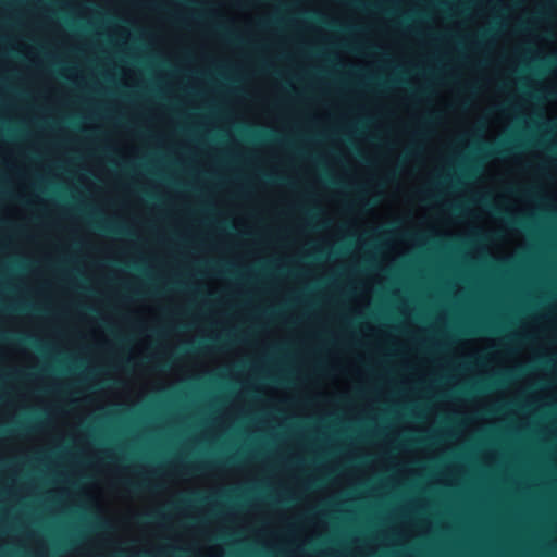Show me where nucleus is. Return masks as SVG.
I'll return each instance as SVG.
<instances>
[{
	"label": "nucleus",
	"mask_w": 557,
	"mask_h": 557,
	"mask_svg": "<svg viewBox=\"0 0 557 557\" xmlns=\"http://www.w3.org/2000/svg\"><path fill=\"white\" fill-rule=\"evenodd\" d=\"M122 484L131 492L138 493L147 490H152L154 486L150 485L146 480L141 481H123Z\"/></svg>",
	"instance_id": "obj_1"
},
{
	"label": "nucleus",
	"mask_w": 557,
	"mask_h": 557,
	"mask_svg": "<svg viewBox=\"0 0 557 557\" xmlns=\"http://www.w3.org/2000/svg\"><path fill=\"white\" fill-rule=\"evenodd\" d=\"M511 152V148L507 145H498L497 147L488 146L486 147V156L496 157V156H507Z\"/></svg>",
	"instance_id": "obj_2"
},
{
	"label": "nucleus",
	"mask_w": 557,
	"mask_h": 557,
	"mask_svg": "<svg viewBox=\"0 0 557 557\" xmlns=\"http://www.w3.org/2000/svg\"><path fill=\"white\" fill-rule=\"evenodd\" d=\"M99 228L106 231V232H110V233H114V234H123L125 233V230L120 227V226H112V225H98Z\"/></svg>",
	"instance_id": "obj_3"
},
{
	"label": "nucleus",
	"mask_w": 557,
	"mask_h": 557,
	"mask_svg": "<svg viewBox=\"0 0 557 557\" xmlns=\"http://www.w3.org/2000/svg\"><path fill=\"white\" fill-rule=\"evenodd\" d=\"M17 339H18V342L28 343L39 349L38 342L34 336L18 335Z\"/></svg>",
	"instance_id": "obj_4"
},
{
	"label": "nucleus",
	"mask_w": 557,
	"mask_h": 557,
	"mask_svg": "<svg viewBox=\"0 0 557 557\" xmlns=\"http://www.w3.org/2000/svg\"><path fill=\"white\" fill-rule=\"evenodd\" d=\"M201 348H207V346L203 344V345H199V346H195L194 344H187L185 345L184 347H182V351L184 352H188V351H196L198 349H201Z\"/></svg>",
	"instance_id": "obj_5"
},
{
	"label": "nucleus",
	"mask_w": 557,
	"mask_h": 557,
	"mask_svg": "<svg viewBox=\"0 0 557 557\" xmlns=\"http://www.w3.org/2000/svg\"><path fill=\"white\" fill-rule=\"evenodd\" d=\"M163 518H164V515L162 512H159V511L146 515L144 517L145 520H154V521L162 520Z\"/></svg>",
	"instance_id": "obj_6"
},
{
	"label": "nucleus",
	"mask_w": 557,
	"mask_h": 557,
	"mask_svg": "<svg viewBox=\"0 0 557 557\" xmlns=\"http://www.w3.org/2000/svg\"><path fill=\"white\" fill-rule=\"evenodd\" d=\"M511 223L518 224V225H521V226L525 225V221L522 220V219L511 220Z\"/></svg>",
	"instance_id": "obj_7"
},
{
	"label": "nucleus",
	"mask_w": 557,
	"mask_h": 557,
	"mask_svg": "<svg viewBox=\"0 0 557 557\" xmlns=\"http://www.w3.org/2000/svg\"><path fill=\"white\" fill-rule=\"evenodd\" d=\"M492 209H493V211H494L495 213H497V214L503 213V211H502L498 207H494V206H493V207H492Z\"/></svg>",
	"instance_id": "obj_8"
},
{
	"label": "nucleus",
	"mask_w": 557,
	"mask_h": 557,
	"mask_svg": "<svg viewBox=\"0 0 557 557\" xmlns=\"http://www.w3.org/2000/svg\"><path fill=\"white\" fill-rule=\"evenodd\" d=\"M198 500H203V497H201L200 493H195L194 494Z\"/></svg>",
	"instance_id": "obj_9"
},
{
	"label": "nucleus",
	"mask_w": 557,
	"mask_h": 557,
	"mask_svg": "<svg viewBox=\"0 0 557 557\" xmlns=\"http://www.w3.org/2000/svg\"><path fill=\"white\" fill-rule=\"evenodd\" d=\"M206 466L205 465H199V466H195L193 467L194 469H203Z\"/></svg>",
	"instance_id": "obj_10"
},
{
	"label": "nucleus",
	"mask_w": 557,
	"mask_h": 557,
	"mask_svg": "<svg viewBox=\"0 0 557 557\" xmlns=\"http://www.w3.org/2000/svg\"><path fill=\"white\" fill-rule=\"evenodd\" d=\"M351 3L357 4V5H361V3L358 2L357 0H351Z\"/></svg>",
	"instance_id": "obj_11"
},
{
	"label": "nucleus",
	"mask_w": 557,
	"mask_h": 557,
	"mask_svg": "<svg viewBox=\"0 0 557 557\" xmlns=\"http://www.w3.org/2000/svg\"><path fill=\"white\" fill-rule=\"evenodd\" d=\"M370 5L373 8H379L377 3H371Z\"/></svg>",
	"instance_id": "obj_12"
},
{
	"label": "nucleus",
	"mask_w": 557,
	"mask_h": 557,
	"mask_svg": "<svg viewBox=\"0 0 557 557\" xmlns=\"http://www.w3.org/2000/svg\"><path fill=\"white\" fill-rule=\"evenodd\" d=\"M312 16H314L317 18L320 17V15L318 13H312Z\"/></svg>",
	"instance_id": "obj_13"
},
{
	"label": "nucleus",
	"mask_w": 557,
	"mask_h": 557,
	"mask_svg": "<svg viewBox=\"0 0 557 557\" xmlns=\"http://www.w3.org/2000/svg\"><path fill=\"white\" fill-rule=\"evenodd\" d=\"M486 36H487V34H486V33H483L481 37H482V38H485Z\"/></svg>",
	"instance_id": "obj_14"
},
{
	"label": "nucleus",
	"mask_w": 557,
	"mask_h": 557,
	"mask_svg": "<svg viewBox=\"0 0 557 557\" xmlns=\"http://www.w3.org/2000/svg\"><path fill=\"white\" fill-rule=\"evenodd\" d=\"M269 180H274L271 175H265Z\"/></svg>",
	"instance_id": "obj_15"
},
{
	"label": "nucleus",
	"mask_w": 557,
	"mask_h": 557,
	"mask_svg": "<svg viewBox=\"0 0 557 557\" xmlns=\"http://www.w3.org/2000/svg\"><path fill=\"white\" fill-rule=\"evenodd\" d=\"M228 462H233L234 461V458H228L227 460Z\"/></svg>",
	"instance_id": "obj_16"
}]
</instances>
